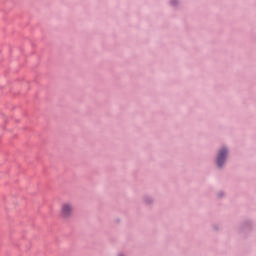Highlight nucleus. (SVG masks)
I'll list each match as a JSON object with an SVG mask.
<instances>
[{
    "label": "nucleus",
    "mask_w": 256,
    "mask_h": 256,
    "mask_svg": "<svg viewBox=\"0 0 256 256\" xmlns=\"http://www.w3.org/2000/svg\"><path fill=\"white\" fill-rule=\"evenodd\" d=\"M211 228L214 233H219V232H221V230H223V227L219 223L212 224Z\"/></svg>",
    "instance_id": "5"
},
{
    "label": "nucleus",
    "mask_w": 256,
    "mask_h": 256,
    "mask_svg": "<svg viewBox=\"0 0 256 256\" xmlns=\"http://www.w3.org/2000/svg\"><path fill=\"white\" fill-rule=\"evenodd\" d=\"M155 203V199L152 195H149V194H145L143 196V204L146 206V207H152Z\"/></svg>",
    "instance_id": "4"
},
{
    "label": "nucleus",
    "mask_w": 256,
    "mask_h": 256,
    "mask_svg": "<svg viewBox=\"0 0 256 256\" xmlns=\"http://www.w3.org/2000/svg\"><path fill=\"white\" fill-rule=\"evenodd\" d=\"M72 215V207L70 204H63L61 208V216L63 219H69Z\"/></svg>",
    "instance_id": "3"
},
{
    "label": "nucleus",
    "mask_w": 256,
    "mask_h": 256,
    "mask_svg": "<svg viewBox=\"0 0 256 256\" xmlns=\"http://www.w3.org/2000/svg\"><path fill=\"white\" fill-rule=\"evenodd\" d=\"M230 159V149L227 146L221 147L216 154L214 164L217 170L222 171L227 167Z\"/></svg>",
    "instance_id": "2"
},
{
    "label": "nucleus",
    "mask_w": 256,
    "mask_h": 256,
    "mask_svg": "<svg viewBox=\"0 0 256 256\" xmlns=\"http://www.w3.org/2000/svg\"><path fill=\"white\" fill-rule=\"evenodd\" d=\"M256 229V221L253 218H244L235 228L236 234L243 239H247Z\"/></svg>",
    "instance_id": "1"
},
{
    "label": "nucleus",
    "mask_w": 256,
    "mask_h": 256,
    "mask_svg": "<svg viewBox=\"0 0 256 256\" xmlns=\"http://www.w3.org/2000/svg\"><path fill=\"white\" fill-rule=\"evenodd\" d=\"M169 4L172 8L177 9L180 5V0H169Z\"/></svg>",
    "instance_id": "6"
},
{
    "label": "nucleus",
    "mask_w": 256,
    "mask_h": 256,
    "mask_svg": "<svg viewBox=\"0 0 256 256\" xmlns=\"http://www.w3.org/2000/svg\"><path fill=\"white\" fill-rule=\"evenodd\" d=\"M217 197H218L219 199H223V197H225V192H224L223 190L218 191Z\"/></svg>",
    "instance_id": "7"
},
{
    "label": "nucleus",
    "mask_w": 256,
    "mask_h": 256,
    "mask_svg": "<svg viewBox=\"0 0 256 256\" xmlns=\"http://www.w3.org/2000/svg\"><path fill=\"white\" fill-rule=\"evenodd\" d=\"M119 256H124L123 254H120Z\"/></svg>",
    "instance_id": "8"
}]
</instances>
